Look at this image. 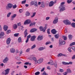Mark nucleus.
<instances>
[{
	"label": "nucleus",
	"mask_w": 75,
	"mask_h": 75,
	"mask_svg": "<svg viewBox=\"0 0 75 75\" xmlns=\"http://www.w3.org/2000/svg\"><path fill=\"white\" fill-rule=\"evenodd\" d=\"M35 35L32 36L31 37L30 40L32 41H35Z\"/></svg>",
	"instance_id": "a211bd4d"
},
{
	"label": "nucleus",
	"mask_w": 75,
	"mask_h": 75,
	"mask_svg": "<svg viewBox=\"0 0 75 75\" xmlns=\"http://www.w3.org/2000/svg\"><path fill=\"white\" fill-rule=\"evenodd\" d=\"M51 33H52L53 34H55L57 33V31L55 29H53L51 30Z\"/></svg>",
	"instance_id": "5701e85b"
},
{
	"label": "nucleus",
	"mask_w": 75,
	"mask_h": 75,
	"mask_svg": "<svg viewBox=\"0 0 75 75\" xmlns=\"http://www.w3.org/2000/svg\"><path fill=\"white\" fill-rule=\"evenodd\" d=\"M16 59H17V60H20V57H16Z\"/></svg>",
	"instance_id": "603ef678"
},
{
	"label": "nucleus",
	"mask_w": 75,
	"mask_h": 75,
	"mask_svg": "<svg viewBox=\"0 0 75 75\" xmlns=\"http://www.w3.org/2000/svg\"><path fill=\"white\" fill-rule=\"evenodd\" d=\"M26 2V0H24L22 1L21 4H25V3Z\"/></svg>",
	"instance_id": "3c124183"
},
{
	"label": "nucleus",
	"mask_w": 75,
	"mask_h": 75,
	"mask_svg": "<svg viewBox=\"0 0 75 75\" xmlns=\"http://www.w3.org/2000/svg\"><path fill=\"white\" fill-rule=\"evenodd\" d=\"M73 0H68L67 1V2L68 3V4H70V3Z\"/></svg>",
	"instance_id": "ea45409f"
},
{
	"label": "nucleus",
	"mask_w": 75,
	"mask_h": 75,
	"mask_svg": "<svg viewBox=\"0 0 75 75\" xmlns=\"http://www.w3.org/2000/svg\"><path fill=\"white\" fill-rule=\"evenodd\" d=\"M75 45V42H73L71 43L70 44V47H71V46H72V45Z\"/></svg>",
	"instance_id": "473e14b6"
},
{
	"label": "nucleus",
	"mask_w": 75,
	"mask_h": 75,
	"mask_svg": "<svg viewBox=\"0 0 75 75\" xmlns=\"http://www.w3.org/2000/svg\"><path fill=\"white\" fill-rule=\"evenodd\" d=\"M71 47H69V48H68V50L69 51V52H71Z\"/></svg>",
	"instance_id": "bf43d9fd"
},
{
	"label": "nucleus",
	"mask_w": 75,
	"mask_h": 75,
	"mask_svg": "<svg viewBox=\"0 0 75 75\" xmlns=\"http://www.w3.org/2000/svg\"><path fill=\"white\" fill-rule=\"evenodd\" d=\"M40 74V73L39 71H37L35 73V75H39Z\"/></svg>",
	"instance_id": "8fccbe9b"
},
{
	"label": "nucleus",
	"mask_w": 75,
	"mask_h": 75,
	"mask_svg": "<svg viewBox=\"0 0 75 75\" xmlns=\"http://www.w3.org/2000/svg\"><path fill=\"white\" fill-rule=\"evenodd\" d=\"M63 22L66 25H69L71 24V22L68 19L64 21Z\"/></svg>",
	"instance_id": "20e7f679"
},
{
	"label": "nucleus",
	"mask_w": 75,
	"mask_h": 75,
	"mask_svg": "<svg viewBox=\"0 0 75 75\" xmlns=\"http://www.w3.org/2000/svg\"><path fill=\"white\" fill-rule=\"evenodd\" d=\"M19 30H24V27H23V26H21L19 28Z\"/></svg>",
	"instance_id": "4c0bfd02"
},
{
	"label": "nucleus",
	"mask_w": 75,
	"mask_h": 75,
	"mask_svg": "<svg viewBox=\"0 0 75 75\" xmlns=\"http://www.w3.org/2000/svg\"><path fill=\"white\" fill-rule=\"evenodd\" d=\"M34 57H35V55H31V57H32V58H31V57H30L29 59H30V60H33L34 61H36V60H37V58Z\"/></svg>",
	"instance_id": "6e6552de"
},
{
	"label": "nucleus",
	"mask_w": 75,
	"mask_h": 75,
	"mask_svg": "<svg viewBox=\"0 0 75 75\" xmlns=\"http://www.w3.org/2000/svg\"><path fill=\"white\" fill-rule=\"evenodd\" d=\"M67 73H71V71L70 69H67Z\"/></svg>",
	"instance_id": "bb28decb"
},
{
	"label": "nucleus",
	"mask_w": 75,
	"mask_h": 75,
	"mask_svg": "<svg viewBox=\"0 0 75 75\" xmlns=\"http://www.w3.org/2000/svg\"><path fill=\"white\" fill-rule=\"evenodd\" d=\"M50 18V17H47L46 18V20H48Z\"/></svg>",
	"instance_id": "13d9d810"
},
{
	"label": "nucleus",
	"mask_w": 75,
	"mask_h": 75,
	"mask_svg": "<svg viewBox=\"0 0 75 75\" xmlns=\"http://www.w3.org/2000/svg\"><path fill=\"white\" fill-rule=\"evenodd\" d=\"M47 24H46L45 25V27H44V28H45V30H46V29L47 28Z\"/></svg>",
	"instance_id": "6e6d98bb"
},
{
	"label": "nucleus",
	"mask_w": 75,
	"mask_h": 75,
	"mask_svg": "<svg viewBox=\"0 0 75 75\" xmlns=\"http://www.w3.org/2000/svg\"><path fill=\"white\" fill-rule=\"evenodd\" d=\"M42 75H48V74L46 73L45 71L43 72V73H42Z\"/></svg>",
	"instance_id": "f704fd0d"
},
{
	"label": "nucleus",
	"mask_w": 75,
	"mask_h": 75,
	"mask_svg": "<svg viewBox=\"0 0 75 75\" xmlns=\"http://www.w3.org/2000/svg\"><path fill=\"white\" fill-rule=\"evenodd\" d=\"M67 74H68V73H67V72H64L63 73V74L64 75H67Z\"/></svg>",
	"instance_id": "e2e57ef3"
},
{
	"label": "nucleus",
	"mask_w": 75,
	"mask_h": 75,
	"mask_svg": "<svg viewBox=\"0 0 75 75\" xmlns=\"http://www.w3.org/2000/svg\"><path fill=\"white\" fill-rule=\"evenodd\" d=\"M30 37H31V35H29L27 36V38H28V39H29V38H30Z\"/></svg>",
	"instance_id": "69168bd1"
},
{
	"label": "nucleus",
	"mask_w": 75,
	"mask_h": 75,
	"mask_svg": "<svg viewBox=\"0 0 75 75\" xmlns=\"http://www.w3.org/2000/svg\"><path fill=\"white\" fill-rule=\"evenodd\" d=\"M36 47V45H35V44L34 45L32 46L31 47V50H33V49H34V48H35Z\"/></svg>",
	"instance_id": "c756f323"
},
{
	"label": "nucleus",
	"mask_w": 75,
	"mask_h": 75,
	"mask_svg": "<svg viewBox=\"0 0 75 75\" xmlns=\"http://www.w3.org/2000/svg\"><path fill=\"white\" fill-rule=\"evenodd\" d=\"M71 25L73 26V27L75 28V23H72L71 24Z\"/></svg>",
	"instance_id": "09e8293b"
},
{
	"label": "nucleus",
	"mask_w": 75,
	"mask_h": 75,
	"mask_svg": "<svg viewBox=\"0 0 75 75\" xmlns=\"http://www.w3.org/2000/svg\"><path fill=\"white\" fill-rule=\"evenodd\" d=\"M39 29L40 31H43V32H45V29L44 28H43V27L42 26H41L40 27Z\"/></svg>",
	"instance_id": "ddd939ff"
},
{
	"label": "nucleus",
	"mask_w": 75,
	"mask_h": 75,
	"mask_svg": "<svg viewBox=\"0 0 75 75\" xmlns=\"http://www.w3.org/2000/svg\"><path fill=\"white\" fill-rule=\"evenodd\" d=\"M18 40L19 42H20L21 41V37L19 38H18Z\"/></svg>",
	"instance_id": "58836bf2"
},
{
	"label": "nucleus",
	"mask_w": 75,
	"mask_h": 75,
	"mask_svg": "<svg viewBox=\"0 0 75 75\" xmlns=\"http://www.w3.org/2000/svg\"><path fill=\"white\" fill-rule=\"evenodd\" d=\"M54 37L56 38H58L59 37V34H57L54 35Z\"/></svg>",
	"instance_id": "7c9ffc66"
},
{
	"label": "nucleus",
	"mask_w": 75,
	"mask_h": 75,
	"mask_svg": "<svg viewBox=\"0 0 75 75\" xmlns=\"http://www.w3.org/2000/svg\"><path fill=\"white\" fill-rule=\"evenodd\" d=\"M12 7L13 8H16V7H17V5L16 4H15L14 5H13L12 6Z\"/></svg>",
	"instance_id": "864d4df0"
},
{
	"label": "nucleus",
	"mask_w": 75,
	"mask_h": 75,
	"mask_svg": "<svg viewBox=\"0 0 75 75\" xmlns=\"http://www.w3.org/2000/svg\"><path fill=\"white\" fill-rule=\"evenodd\" d=\"M69 40H71L72 39V38L73 37V36H72V35H69Z\"/></svg>",
	"instance_id": "cd10ccee"
},
{
	"label": "nucleus",
	"mask_w": 75,
	"mask_h": 75,
	"mask_svg": "<svg viewBox=\"0 0 75 75\" xmlns=\"http://www.w3.org/2000/svg\"><path fill=\"white\" fill-rule=\"evenodd\" d=\"M9 60V59H8V57H6L5 59L3 60V62L4 63H5V64H6L7 63V62Z\"/></svg>",
	"instance_id": "0eeeda50"
},
{
	"label": "nucleus",
	"mask_w": 75,
	"mask_h": 75,
	"mask_svg": "<svg viewBox=\"0 0 75 75\" xmlns=\"http://www.w3.org/2000/svg\"><path fill=\"white\" fill-rule=\"evenodd\" d=\"M58 22V18L56 17L55 18L54 20H53V24H56Z\"/></svg>",
	"instance_id": "423d86ee"
},
{
	"label": "nucleus",
	"mask_w": 75,
	"mask_h": 75,
	"mask_svg": "<svg viewBox=\"0 0 75 75\" xmlns=\"http://www.w3.org/2000/svg\"><path fill=\"white\" fill-rule=\"evenodd\" d=\"M46 49V47H41L38 49V50L39 51H42V50H45Z\"/></svg>",
	"instance_id": "4468645a"
},
{
	"label": "nucleus",
	"mask_w": 75,
	"mask_h": 75,
	"mask_svg": "<svg viewBox=\"0 0 75 75\" xmlns=\"http://www.w3.org/2000/svg\"><path fill=\"white\" fill-rule=\"evenodd\" d=\"M65 4V2H62L61 3L60 6H65V5H63Z\"/></svg>",
	"instance_id": "c9c22d12"
},
{
	"label": "nucleus",
	"mask_w": 75,
	"mask_h": 75,
	"mask_svg": "<svg viewBox=\"0 0 75 75\" xmlns=\"http://www.w3.org/2000/svg\"><path fill=\"white\" fill-rule=\"evenodd\" d=\"M21 64V62H17L16 64Z\"/></svg>",
	"instance_id": "774afa93"
},
{
	"label": "nucleus",
	"mask_w": 75,
	"mask_h": 75,
	"mask_svg": "<svg viewBox=\"0 0 75 75\" xmlns=\"http://www.w3.org/2000/svg\"><path fill=\"white\" fill-rule=\"evenodd\" d=\"M13 28L14 29H16L17 28V25L16 24H14L13 25Z\"/></svg>",
	"instance_id": "a878e982"
},
{
	"label": "nucleus",
	"mask_w": 75,
	"mask_h": 75,
	"mask_svg": "<svg viewBox=\"0 0 75 75\" xmlns=\"http://www.w3.org/2000/svg\"><path fill=\"white\" fill-rule=\"evenodd\" d=\"M62 56H63V57H67V56L66 54H62L61 53L58 54L57 55V56L58 57H61Z\"/></svg>",
	"instance_id": "9d476101"
},
{
	"label": "nucleus",
	"mask_w": 75,
	"mask_h": 75,
	"mask_svg": "<svg viewBox=\"0 0 75 75\" xmlns=\"http://www.w3.org/2000/svg\"><path fill=\"white\" fill-rule=\"evenodd\" d=\"M47 34H50V29L49 28L47 29Z\"/></svg>",
	"instance_id": "e433bc0d"
},
{
	"label": "nucleus",
	"mask_w": 75,
	"mask_h": 75,
	"mask_svg": "<svg viewBox=\"0 0 75 75\" xmlns=\"http://www.w3.org/2000/svg\"><path fill=\"white\" fill-rule=\"evenodd\" d=\"M15 51H16L15 50V49H14V48H12L10 49V52H11V53H14Z\"/></svg>",
	"instance_id": "2eb2a0df"
},
{
	"label": "nucleus",
	"mask_w": 75,
	"mask_h": 75,
	"mask_svg": "<svg viewBox=\"0 0 75 75\" xmlns=\"http://www.w3.org/2000/svg\"><path fill=\"white\" fill-rule=\"evenodd\" d=\"M73 63L72 62H70L69 63L67 62V65H69V64H70L71 65V64H72Z\"/></svg>",
	"instance_id": "4d7b16f0"
},
{
	"label": "nucleus",
	"mask_w": 75,
	"mask_h": 75,
	"mask_svg": "<svg viewBox=\"0 0 75 75\" xmlns=\"http://www.w3.org/2000/svg\"><path fill=\"white\" fill-rule=\"evenodd\" d=\"M47 69L50 70L51 69V68H50V66H47Z\"/></svg>",
	"instance_id": "338daca9"
},
{
	"label": "nucleus",
	"mask_w": 75,
	"mask_h": 75,
	"mask_svg": "<svg viewBox=\"0 0 75 75\" xmlns=\"http://www.w3.org/2000/svg\"><path fill=\"white\" fill-rule=\"evenodd\" d=\"M21 23H18V26H21Z\"/></svg>",
	"instance_id": "680f3d73"
},
{
	"label": "nucleus",
	"mask_w": 75,
	"mask_h": 75,
	"mask_svg": "<svg viewBox=\"0 0 75 75\" xmlns=\"http://www.w3.org/2000/svg\"><path fill=\"white\" fill-rule=\"evenodd\" d=\"M54 2L53 1H51L49 3V6L50 7H52L53 5H54Z\"/></svg>",
	"instance_id": "aec40b11"
},
{
	"label": "nucleus",
	"mask_w": 75,
	"mask_h": 75,
	"mask_svg": "<svg viewBox=\"0 0 75 75\" xmlns=\"http://www.w3.org/2000/svg\"><path fill=\"white\" fill-rule=\"evenodd\" d=\"M11 41V39L10 38H7L6 40V43L7 44H9L10 43V42Z\"/></svg>",
	"instance_id": "f8f14e48"
},
{
	"label": "nucleus",
	"mask_w": 75,
	"mask_h": 75,
	"mask_svg": "<svg viewBox=\"0 0 75 75\" xmlns=\"http://www.w3.org/2000/svg\"><path fill=\"white\" fill-rule=\"evenodd\" d=\"M41 6L42 7H45V5L44 4V3H41Z\"/></svg>",
	"instance_id": "a19ab883"
},
{
	"label": "nucleus",
	"mask_w": 75,
	"mask_h": 75,
	"mask_svg": "<svg viewBox=\"0 0 75 75\" xmlns=\"http://www.w3.org/2000/svg\"><path fill=\"white\" fill-rule=\"evenodd\" d=\"M25 15L26 16H29L30 15V13H29L28 12H27L26 13Z\"/></svg>",
	"instance_id": "c85d7f7f"
},
{
	"label": "nucleus",
	"mask_w": 75,
	"mask_h": 75,
	"mask_svg": "<svg viewBox=\"0 0 75 75\" xmlns=\"http://www.w3.org/2000/svg\"><path fill=\"white\" fill-rule=\"evenodd\" d=\"M30 48H28L26 50V52H30Z\"/></svg>",
	"instance_id": "49530a36"
},
{
	"label": "nucleus",
	"mask_w": 75,
	"mask_h": 75,
	"mask_svg": "<svg viewBox=\"0 0 75 75\" xmlns=\"http://www.w3.org/2000/svg\"><path fill=\"white\" fill-rule=\"evenodd\" d=\"M11 14V12L9 13L7 15V17H10V16Z\"/></svg>",
	"instance_id": "a18cd8bd"
},
{
	"label": "nucleus",
	"mask_w": 75,
	"mask_h": 75,
	"mask_svg": "<svg viewBox=\"0 0 75 75\" xmlns=\"http://www.w3.org/2000/svg\"><path fill=\"white\" fill-rule=\"evenodd\" d=\"M48 64H50V65H54V63L53 62V61L52 60H51L49 62H48Z\"/></svg>",
	"instance_id": "412c9836"
},
{
	"label": "nucleus",
	"mask_w": 75,
	"mask_h": 75,
	"mask_svg": "<svg viewBox=\"0 0 75 75\" xmlns=\"http://www.w3.org/2000/svg\"><path fill=\"white\" fill-rule=\"evenodd\" d=\"M42 36L39 35L38 36V38H37V40L38 41H41L42 40Z\"/></svg>",
	"instance_id": "9b49d317"
},
{
	"label": "nucleus",
	"mask_w": 75,
	"mask_h": 75,
	"mask_svg": "<svg viewBox=\"0 0 75 75\" xmlns=\"http://www.w3.org/2000/svg\"><path fill=\"white\" fill-rule=\"evenodd\" d=\"M24 34L25 35L24 36V37H27V35H28V33H27V30H25L24 32Z\"/></svg>",
	"instance_id": "4be33fe9"
},
{
	"label": "nucleus",
	"mask_w": 75,
	"mask_h": 75,
	"mask_svg": "<svg viewBox=\"0 0 75 75\" xmlns=\"http://www.w3.org/2000/svg\"><path fill=\"white\" fill-rule=\"evenodd\" d=\"M13 4L11 3H9L7 4V6H6V9L7 10L11 9L12 8Z\"/></svg>",
	"instance_id": "f03ea898"
},
{
	"label": "nucleus",
	"mask_w": 75,
	"mask_h": 75,
	"mask_svg": "<svg viewBox=\"0 0 75 75\" xmlns=\"http://www.w3.org/2000/svg\"><path fill=\"white\" fill-rule=\"evenodd\" d=\"M59 71H60V72H62V73L64 72V70L62 69H59Z\"/></svg>",
	"instance_id": "79ce46f5"
},
{
	"label": "nucleus",
	"mask_w": 75,
	"mask_h": 75,
	"mask_svg": "<svg viewBox=\"0 0 75 75\" xmlns=\"http://www.w3.org/2000/svg\"><path fill=\"white\" fill-rule=\"evenodd\" d=\"M51 44V42H47L46 43H45V45H48V44Z\"/></svg>",
	"instance_id": "5fc2aeb1"
},
{
	"label": "nucleus",
	"mask_w": 75,
	"mask_h": 75,
	"mask_svg": "<svg viewBox=\"0 0 75 75\" xmlns=\"http://www.w3.org/2000/svg\"><path fill=\"white\" fill-rule=\"evenodd\" d=\"M4 32H1L0 35V38H1L2 37H3V36H4Z\"/></svg>",
	"instance_id": "b1692460"
},
{
	"label": "nucleus",
	"mask_w": 75,
	"mask_h": 75,
	"mask_svg": "<svg viewBox=\"0 0 75 75\" xmlns=\"http://www.w3.org/2000/svg\"><path fill=\"white\" fill-rule=\"evenodd\" d=\"M18 35H19V33H15L14 34V36H15V37H18Z\"/></svg>",
	"instance_id": "de8ad7c7"
},
{
	"label": "nucleus",
	"mask_w": 75,
	"mask_h": 75,
	"mask_svg": "<svg viewBox=\"0 0 75 75\" xmlns=\"http://www.w3.org/2000/svg\"><path fill=\"white\" fill-rule=\"evenodd\" d=\"M54 65L55 68H57V63H55L54 64Z\"/></svg>",
	"instance_id": "0e129e2a"
},
{
	"label": "nucleus",
	"mask_w": 75,
	"mask_h": 75,
	"mask_svg": "<svg viewBox=\"0 0 75 75\" xmlns=\"http://www.w3.org/2000/svg\"><path fill=\"white\" fill-rule=\"evenodd\" d=\"M16 16H17V15H16V14H14L12 15L11 17H12L13 18H15L16 17Z\"/></svg>",
	"instance_id": "c03bdc74"
},
{
	"label": "nucleus",
	"mask_w": 75,
	"mask_h": 75,
	"mask_svg": "<svg viewBox=\"0 0 75 75\" xmlns=\"http://www.w3.org/2000/svg\"><path fill=\"white\" fill-rule=\"evenodd\" d=\"M10 69H7L6 70H5V75H7L9 73V71H10Z\"/></svg>",
	"instance_id": "dca6fc26"
},
{
	"label": "nucleus",
	"mask_w": 75,
	"mask_h": 75,
	"mask_svg": "<svg viewBox=\"0 0 75 75\" xmlns=\"http://www.w3.org/2000/svg\"><path fill=\"white\" fill-rule=\"evenodd\" d=\"M62 64H64V65H68V62H62Z\"/></svg>",
	"instance_id": "37998d69"
},
{
	"label": "nucleus",
	"mask_w": 75,
	"mask_h": 75,
	"mask_svg": "<svg viewBox=\"0 0 75 75\" xmlns=\"http://www.w3.org/2000/svg\"><path fill=\"white\" fill-rule=\"evenodd\" d=\"M36 14V12H34L33 13L32 16H31V17L32 18H33V17H34L35 16V14Z\"/></svg>",
	"instance_id": "72a5a7b5"
},
{
	"label": "nucleus",
	"mask_w": 75,
	"mask_h": 75,
	"mask_svg": "<svg viewBox=\"0 0 75 75\" xmlns=\"http://www.w3.org/2000/svg\"><path fill=\"white\" fill-rule=\"evenodd\" d=\"M30 4H31L32 5H34L35 7H38V6L37 4V1L35 0L31 2Z\"/></svg>",
	"instance_id": "7ed1b4c3"
},
{
	"label": "nucleus",
	"mask_w": 75,
	"mask_h": 75,
	"mask_svg": "<svg viewBox=\"0 0 75 75\" xmlns=\"http://www.w3.org/2000/svg\"><path fill=\"white\" fill-rule=\"evenodd\" d=\"M31 20L30 19H27L25 21L24 23V25H27V24H29L31 23Z\"/></svg>",
	"instance_id": "39448f33"
},
{
	"label": "nucleus",
	"mask_w": 75,
	"mask_h": 75,
	"mask_svg": "<svg viewBox=\"0 0 75 75\" xmlns=\"http://www.w3.org/2000/svg\"><path fill=\"white\" fill-rule=\"evenodd\" d=\"M62 38H64V40H67V37L65 36H63L62 37Z\"/></svg>",
	"instance_id": "2f4dec72"
},
{
	"label": "nucleus",
	"mask_w": 75,
	"mask_h": 75,
	"mask_svg": "<svg viewBox=\"0 0 75 75\" xmlns=\"http://www.w3.org/2000/svg\"><path fill=\"white\" fill-rule=\"evenodd\" d=\"M59 43L60 44H65V42L64 41L60 39H59Z\"/></svg>",
	"instance_id": "1a4fd4ad"
},
{
	"label": "nucleus",
	"mask_w": 75,
	"mask_h": 75,
	"mask_svg": "<svg viewBox=\"0 0 75 75\" xmlns=\"http://www.w3.org/2000/svg\"><path fill=\"white\" fill-rule=\"evenodd\" d=\"M59 11L60 12H62L66 10V8L65 7V6H60L59 7Z\"/></svg>",
	"instance_id": "f257e3e1"
},
{
	"label": "nucleus",
	"mask_w": 75,
	"mask_h": 75,
	"mask_svg": "<svg viewBox=\"0 0 75 75\" xmlns=\"http://www.w3.org/2000/svg\"><path fill=\"white\" fill-rule=\"evenodd\" d=\"M43 61V59L41 58L39 59L38 60V64H40V63H41V62H42Z\"/></svg>",
	"instance_id": "6ab92c4d"
},
{
	"label": "nucleus",
	"mask_w": 75,
	"mask_h": 75,
	"mask_svg": "<svg viewBox=\"0 0 75 75\" xmlns=\"http://www.w3.org/2000/svg\"><path fill=\"white\" fill-rule=\"evenodd\" d=\"M8 28V26H7L6 25L4 26V31H7V30Z\"/></svg>",
	"instance_id": "393cba45"
},
{
	"label": "nucleus",
	"mask_w": 75,
	"mask_h": 75,
	"mask_svg": "<svg viewBox=\"0 0 75 75\" xmlns=\"http://www.w3.org/2000/svg\"><path fill=\"white\" fill-rule=\"evenodd\" d=\"M11 32V31L10 30H8L6 31V33L7 34H8V33H9Z\"/></svg>",
	"instance_id": "052dcab7"
},
{
	"label": "nucleus",
	"mask_w": 75,
	"mask_h": 75,
	"mask_svg": "<svg viewBox=\"0 0 75 75\" xmlns=\"http://www.w3.org/2000/svg\"><path fill=\"white\" fill-rule=\"evenodd\" d=\"M37 30V29L35 28H33V29H32L30 31V33H34L35 31H36Z\"/></svg>",
	"instance_id": "f3484780"
}]
</instances>
